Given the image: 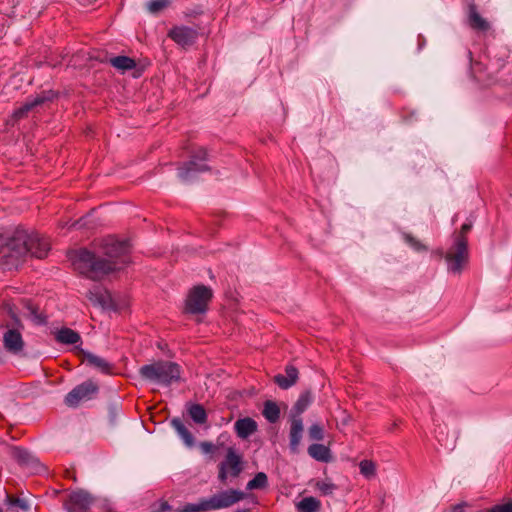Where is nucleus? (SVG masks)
<instances>
[{"mask_svg": "<svg viewBox=\"0 0 512 512\" xmlns=\"http://www.w3.org/2000/svg\"><path fill=\"white\" fill-rule=\"evenodd\" d=\"M51 251L47 237L18 230L12 237L0 236L1 256H44Z\"/></svg>", "mask_w": 512, "mask_h": 512, "instance_id": "obj_1", "label": "nucleus"}, {"mask_svg": "<svg viewBox=\"0 0 512 512\" xmlns=\"http://www.w3.org/2000/svg\"><path fill=\"white\" fill-rule=\"evenodd\" d=\"M244 498V493L237 490H227L213 495L209 499H202L198 503L186 504L176 512H206L227 508Z\"/></svg>", "mask_w": 512, "mask_h": 512, "instance_id": "obj_2", "label": "nucleus"}, {"mask_svg": "<svg viewBox=\"0 0 512 512\" xmlns=\"http://www.w3.org/2000/svg\"><path fill=\"white\" fill-rule=\"evenodd\" d=\"M112 259L113 258H72L71 266L79 274L92 280H98L117 269Z\"/></svg>", "mask_w": 512, "mask_h": 512, "instance_id": "obj_3", "label": "nucleus"}, {"mask_svg": "<svg viewBox=\"0 0 512 512\" xmlns=\"http://www.w3.org/2000/svg\"><path fill=\"white\" fill-rule=\"evenodd\" d=\"M132 252V245L129 240H120L109 235L96 241L93 251L82 248L74 256H121Z\"/></svg>", "mask_w": 512, "mask_h": 512, "instance_id": "obj_4", "label": "nucleus"}, {"mask_svg": "<svg viewBox=\"0 0 512 512\" xmlns=\"http://www.w3.org/2000/svg\"><path fill=\"white\" fill-rule=\"evenodd\" d=\"M140 374L160 384H171L180 378V367L173 362L160 361L141 367Z\"/></svg>", "mask_w": 512, "mask_h": 512, "instance_id": "obj_5", "label": "nucleus"}, {"mask_svg": "<svg viewBox=\"0 0 512 512\" xmlns=\"http://www.w3.org/2000/svg\"><path fill=\"white\" fill-rule=\"evenodd\" d=\"M213 298L210 287L199 284L189 289L184 301V313L202 315L208 311L209 303Z\"/></svg>", "mask_w": 512, "mask_h": 512, "instance_id": "obj_6", "label": "nucleus"}, {"mask_svg": "<svg viewBox=\"0 0 512 512\" xmlns=\"http://www.w3.org/2000/svg\"><path fill=\"white\" fill-rule=\"evenodd\" d=\"M242 471V457L234 448L227 450L225 459L219 464V479L225 482L228 477H237Z\"/></svg>", "mask_w": 512, "mask_h": 512, "instance_id": "obj_7", "label": "nucleus"}, {"mask_svg": "<svg viewBox=\"0 0 512 512\" xmlns=\"http://www.w3.org/2000/svg\"><path fill=\"white\" fill-rule=\"evenodd\" d=\"M207 152L200 148L192 157L189 163L179 169L178 175L183 180H189L195 172H201L208 169L206 164Z\"/></svg>", "mask_w": 512, "mask_h": 512, "instance_id": "obj_8", "label": "nucleus"}, {"mask_svg": "<svg viewBox=\"0 0 512 512\" xmlns=\"http://www.w3.org/2000/svg\"><path fill=\"white\" fill-rule=\"evenodd\" d=\"M96 390L97 386L93 382H84L67 394L65 397V403L68 406H76L81 400L89 399Z\"/></svg>", "mask_w": 512, "mask_h": 512, "instance_id": "obj_9", "label": "nucleus"}, {"mask_svg": "<svg viewBox=\"0 0 512 512\" xmlns=\"http://www.w3.org/2000/svg\"><path fill=\"white\" fill-rule=\"evenodd\" d=\"M92 502L93 499L89 493L85 491H75L69 495L66 507L69 512H83L90 507Z\"/></svg>", "mask_w": 512, "mask_h": 512, "instance_id": "obj_10", "label": "nucleus"}, {"mask_svg": "<svg viewBox=\"0 0 512 512\" xmlns=\"http://www.w3.org/2000/svg\"><path fill=\"white\" fill-rule=\"evenodd\" d=\"M169 36L179 45L188 46L191 45L196 37L197 33L194 29L186 26H179L173 28L169 32Z\"/></svg>", "mask_w": 512, "mask_h": 512, "instance_id": "obj_11", "label": "nucleus"}, {"mask_svg": "<svg viewBox=\"0 0 512 512\" xmlns=\"http://www.w3.org/2000/svg\"><path fill=\"white\" fill-rule=\"evenodd\" d=\"M4 347L13 353H17L23 348V339L21 333L16 329H9L3 335Z\"/></svg>", "mask_w": 512, "mask_h": 512, "instance_id": "obj_12", "label": "nucleus"}, {"mask_svg": "<svg viewBox=\"0 0 512 512\" xmlns=\"http://www.w3.org/2000/svg\"><path fill=\"white\" fill-rule=\"evenodd\" d=\"M297 379L298 370L292 365L286 367L285 375L278 374L274 377L275 383L282 389H288L296 383Z\"/></svg>", "mask_w": 512, "mask_h": 512, "instance_id": "obj_13", "label": "nucleus"}, {"mask_svg": "<svg viewBox=\"0 0 512 512\" xmlns=\"http://www.w3.org/2000/svg\"><path fill=\"white\" fill-rule=\"evenodd\" d=\"M257 430V423L251 418L239 419L235 422V431L237 435L245 439Z\"/></svg>", "mask_w": 512, "mask_h": 512, "instance_id": "obj_14", "label": "nucleus"}, {"mask_svg": "<svg viewBox=\"0 0 512 512\" xmlns=\"http://www.w3.org/2000/svg\"><path fill=\"white\" fill-rule=\"evenodd\" d=\"M303 433V423L300 418H294L290 426V448L293 452L297 451Z\"/></svg>", "mask_w": 512, "mask_h": 512, "instance_id": "obj_15", "label": "nucleus"}, {"mask_svg": "<svg viewBox=\"0 0 512 512\" xmlns=\"http://www.w3.org/2000/svg\"><path fill=\"white\" fill-rule=\"evenodd\" d=\"M55 339L57 342L67 345L77 344L81 341L80 335L70 328H61L56 331Z\"/></svg>", "mask_w": 512, "mask_h": 512, "instance_id": "obj_16", "label": "nucleus"}, {"mask_svg": "<svg viewBox=\"0 0 512 512\" xmlns=\"http://www.w3.org/2000/svg\"><path fill=\"white\" fill-rule=\"evenodd\" d=\"M84 355V361H86L89 365L98 369L100 372L109 373L111 370V365L103 358L94 355L92 353L84 352L81 350Z\"/></svg>", "mask_w": 512, "mask_h": 512, "instance_id": "obj_17", "label": "nucleus"}, {"mask_svg": "<svg viewBox=\"0 0 512 512\" xmlns=\"http://www.w3.org/2000/svg\"><path fill=\"white\" fill-rule=\"evenodd\" d=\"M308 454L315 460L329 462L331 459L330 450L323 444H312L308 447Z\"/></svg>", "mask_w": 512, "mask_h": 512, "instance_id": "obj_18", "label": "nucleus"}, {"mask_svg": "<svg viewBox=\"0 0 512 512\" xmlns=\"http://www.w3.org/2000/svg\"><path fill=\"white\" fill-rule=\"evenodd\" d=\"M469 24L473 29L481 31L489 29V23L477 13L474 5L469 7Z\"/></svg>", "mask_w": 512, "mask_h": 512, "instance_id": "obj_19", "label": "nucleus"}, {"mask_svg": "<svg viewBox=\"0 0 512 512\" xmlns=\"http://www.w3.org/2000/svg\"><path fill=\"white\" fill-rule=\"evenodd\" d=\"M48 98L43 95H38L33 99L27 100L20 108L15 110L14 116L16 118L23 117L26 113L32 110L34 107L44 103Z\"/></svg>", "mask_w": 512, "mask_h": 512, "instance_id": "obj_20", "label": "nucleus"}, {"mask_svg": "<svg viewBox=\"0 0 512 512\" xmlns=\"http://www.w3.org/2000/svg\"><path fill=\"white\" fill-rule=\"evenodd\" d=\"M321 507V502L315 497H305L296 504L298 512H317Z\"/></svg>", "mask_w": 512, "mask_h": 512, "instance_id": "obj_21", "label": "nucleus"}, {"mask_svg": "<svg viewBox=\"0 0 512 512\" xmlns=\"http://www.w3.org/2000/svg\"><path fill=\"white\" fill-rule=\"evenodd\" d=\"M173 427L177 431L178 435L181 437L183 442L188 447H192L194 445V437L191 432L185 427V425L177 419L172 421Z\"/></svg>", "mask_w": 512, "mask_h": 512, "instance_id": "obj_22", "label": "nucleus"}, {"mask_svg": "<svg viewBox=\"0 0 512 512\" xmlns=\"http://www.w3.org/2000/svg\"><path fill=\"white\" fill-rule=\"evenodd\" d=\"M264 417L271 423H275L280 416V409L273 401H266L263 409Z\"/></svg>", "mask_w": 512, "mask_h": 512, "instance_id": "obj_23", "label": "nucleus"}, {"mask_svg": "<svg viewBox=\"0 0 512 512\" xmlns=\"http://www.w3.org/2000/svg\"><path fill=\"white\" fill-rule=\"evenodd\" d=\"M110 63L113 67L121 71H126L135 67V61L127 56L111 58Z\"/></svg>", "mask_w": 512, "mask_h": 512, "instance_id": "obj_24", "label": "nucleus"}, {"mask_svg": "<svg viewBox=\"0 0 512 512\" xmlns=\"http://www.w3.org/2000/svg\"><path fill=\"white\" fill-rule=\"evenodd\" d=\"M190 417L194 422L203 424L207 420V414L203 406L199 404H192L188 409Z\"/></svg>", "mask_w": 512, "mask_h": 512, "instance_id": "obj_25", "label": "nucleus"}, {"mask_svg": "<svg viewBox=\"0 0 512 512\" xmlns=\"http://www.w3.org/2000/svg\"><path fill=\"white\" fill-rule=\"evenodd\" d=\"M447 269L450 273H460L468 264V258H446Z\"/></svg>", "mask_w": 512, "mask_h": 512, "instance_id": "obj_26", "label": "nucleus"}, {"mask_svg": "<svg viewBox=\"0 0 512 512\" xmlns=\"http://www.w3.org/2000/svg\"><path fill=\"white\" fill-rule=\"evenodd\" d=\"M268 482L267 476L263 472H259L255 475V477L250 480L247 484L248 490L261 489L266 487Z\"/></svg>", "mask_w": 512, "mask_h": 512, "instance_id": "obj_27", "label": "nucleus"}, {"mask_svg": "<svg viewBox=\"0 0 512 512\" xmlns=\"http://www.w3.org/2000/svg\"><path fill=\"white\" fill-rule=\"evenodd\" d=\"M360 473L366 478H371L376 473V464L371 460H363L359 464Z\"/></svg>", "mask_w": 512, "mask_h": 512, "instance_id": "obj_28", "label": "nucleus"}, {"mask_svg": "<svg viewBox=\"0 0 512 512\" xmlns=\"http://www.w3.org/2000/svg\"><path fill=\"white\" fill-rule=\"evenodd\" d=\"M315 488L323 495H330L335 490V485L327 481H318L315 484Z\"/></svg>", "mask_w": 512, "mask_h": 512, "instance_id": "obj_29", "label": "nucleus"}, {"mask_svg": "<svg viewBox=\"0 0 512 512\" xmlns=\"http://www.w3.org/2000/svg\"><path fill=\"white\" fill-rule=\"evenodd\" d=\"M308 433H309V437L312 440L320 441L324 438V430H323L322 426H320L319 424H313L309 428Z\"/></svg>", "mask_w": 512, "mask_h": 512, "instance_id": "obj_30", "label": "nucleus"}, {"mask_svg": "<svg viewBox=\"0 0 512 512\" xmlns=\"http://www.w3.org/2000/svg\"><path fill=\"white\" fill-rule=\"evenodd\" d=\"M6 502L11 506H16V507L20 508L21 510H28L30 507L26 500L16 498V497H13L10 495H7Z\"/></svg>", "mask_w": 512, "mask_h": 512, "instance_id": "obj_31", "label": "nucleus"}, {"mask_svg": "<svg viewBox=\"0 0 512 512\" xmlns=\"http://www.w3.org/2000/svg\"><path fill=\"white\" fill-rule=\"evenodd\" d=\"M168 4V0H151L147 3V9L151 13H157Z\"/></svg>", "mask_w": 512, "mask_h": 512, "instance_id": "obj_32", "label": "nucleus"}, {"mask_svg": "<svg viewBox=\"0 0 512 512\" xmlns=\"http://www.w3.org/2000/svg\"><path fill=\"white\" fill-rule=\"evenodd\" d=\"M486 512H512V501L495 505L491 509H488Z\"/></svg>", "mask_w": 512, "mask_h": 512, "instance_id": "obj_33", "label": "nucleus"}, {"mask_svg": "<svg viewBox=\"0 0 512 512\" xmlns=\"http://www.w3.org/2000/svg\"><path fill=\"white\" fill-rule=\"evenodd\" d=\"M170 508L167 502L160 501L159 503H156L152 507V512H165Z\"/></svg>", "mask_w": 512, "mask_h": 512, "instance_id": "obj_34", "label": "nucleus"}, {"mask_svg": "<svg viewBox=\"0 0 512 512\" xmlns=\"http://www.w3.org/2000/svg\"><path fill=\"white\" fill-rule=\"evenodd\" d=\"M200 448L204 453H210L214 449V445L210 442H201Z\"/></svg>", "mask_w": 512, "mask_h": 512, "instance_id": "obj_35", "label": "nucleus"}, {"mask_svg": "<svg viewBox=\"0 0 512 512\" xmlns=\"http://www.w3.org/2000/svg\"><path fill=\"white\" fill-rule=\"evenodd\" d=\"M466 252L465 243L461 240L458 243V252L455 256H462Z\"/></svg>", "mask_w": 512, "mask_h": 512, "instance_id": "obj_36", "label": "nucleus"}, {"mask_svg": "<svg viewBox=\"0 0 512 512\" xmlns=\"http://www.w3.org/2000/svg\"><path fill=\"white\" fill-rule=\"evenodd\" d=\"M307 406V402L304 401V398H300L299 401L297 402V407L299 408L300 411H303L305 409V407Z\"/></svg>", "mask_w": 512, "mask_h": 512, "instance_id": "obj_37", "label": "nucleus"}, {"mask_svg": "<svg viewBox=\"0 0 512 512\" xmlns=\"http://www.w3.org/2000/svg\"><path fill=\"white\" fill-rule=\"evenodd\" d=\"M464 505H456L453 507V512H462Z\"/></svg>", "mask_w": 512, "mask_h": 512, "instance_id": "obj_38", "label": "nucleus"}, {"mask_svg": "<svg viewBox=\"0 0 512 512\" xmlns=\"http://www.w3.org/2000/svg\"><path fill=\"white\" fill-rule=\"evenodd\" d=\"M469 229H470V225H468V224H464V225L462 226V231H463V232H466V231H468Z\"/></svg>", "mask_w": 512, "mask_h": 512, "instance_id": "obj_39", "label": "nucleus"}, {"mask_svg": "<svg viewBox=\"0 0 512 512\" xmlns=\"http://www.w3.org/2000/svg\"><path fill=\"white\" fill-rule=\"evenodd\" d=\"M0 512H2V509L0 508Z\"/></svg>", "mask_w": 512, "mask_h": 512, "instance_id": "obj_40", "label": "nucleus"}]
</instances>
